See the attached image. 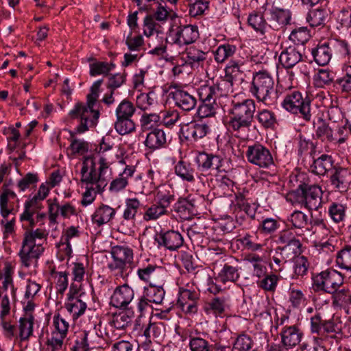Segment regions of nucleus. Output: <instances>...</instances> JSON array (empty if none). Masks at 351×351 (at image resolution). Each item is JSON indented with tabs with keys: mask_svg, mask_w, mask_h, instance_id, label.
<instances>
[{
	"mask_svg": "<svg viewBox=\"0 0 351 351\" xmlns=\"http://www.w3.org/2000/svg\"><path fill=\"white\" fill-rule=\"evenodd\" d=\"M102 80H97L90 88V93L86 96V103L77 102L69 112V115L72 119H79L80 123L75 132L71 133V144L69 149L73 154H84L88 150V143L81 139H77L75 134H82L90 128L95 127L98 122L100 112L95 109L97 104Z\"/></svg>",
	"mask_w": 351,
	"mask_h": 351,
	"instance_id": "nucleus-1",
	"label": "nucleus"
},
{
	"mask_svg": "<svg viewBox=\"0 0 351 351\" xmlns=\"http://www.w3.org/2000/svg\"><path fill=\"white\" fill-rule=\"evenodd\" d=\"M256 112V103L252 99L242 101H232L229 110L230 115L229 128L238 135H243L250 131Z\"/></svg>",
	"mask_w": 351,
	"mask_h": 351,
	"instance_id": "nucleus-2",
	"label": "nucleus"
},
{
	"mask_svg": "<svg viewBox=\"0 0 351 351\" xmlns=\"http://www.w3.org/2000/svg\"><path fill=\"white\" fill-rule=\"evenodd\" d=\"M322 195L319 186L302 182L286 195V199L292 205H300L309 211L317 210L322 206Z\"/></svg>",
	"mask_w": 351,
	"mask_h": 351,
	"instance_id": "nucleus-3",
	"label": "nucleus"
},
{
	"mask_svg": "<svg viewBox=\"0 0 351 351\" xmlns=\"http://www.w3.org/2000/svg\"><path fill=\"white\" fill-rule=\"evenodd\" d=\"M250 92L258 102L267 106L277 103L278 93L275 88L274 80L266 71H258L254 75Z\"/></svg>",
	"mask_w": 351,
	"mask_h": 351,
	"instance_id": "nucleus-4",
	"label": "nucleus"
},
{
	"mask_svg": "<svg viewBox=\"0 0 351 351\" xmlns=\"http://www.w3.org/2000/svg\"><path fill=\"white\" fill-rule=\"evenodd\" d=\"M312 288L315 292L331 294L343 285V278L335 270H325L312 276Z\"/></svg>",
	"mask_w": 351,
	"mask_h": 351,
	"instance_id": "nucleus-5",
	"label": "nucleus"
},
{
	"mask_svg": "<svg viewBox=\"0 0 351 351\" xmlns=\"http://www.w3.org/2000/svg\"><path fill=\"white\" fill-rule=\"evenodd\" d=\"M311 100L306 97H302L298 91H293L287 94L285 97L282 106L288 112L300 117L306 121H309L312 117Z\"/></svg>",
	"mask_w": 351,
	"mask_h": 351,
	"instance_id": "nucleus-6",
	"label": "nucleus"
},
{
	"mask_svg": "<svg viewBox=\"0 0 351 351\" xmlns=\"http://www.w3.org/2000/svg\"><path fill=\"white\" fill-rule=\"evenodd\" d=\"M112 262L108 265L111 271L119 270L123 273L133 264V250L126 245H115L111 248Z\"/></svg>",
	"mask_w": 351,
	"mask_h": 351,
	"instance_id": "nucleus-7",
	"label": "nucleus"
},
{
	"mask_svg": "<svg viewBox=\"0 0 351 351\" xmlns=\"http://www.w3.org/2000/svg\"><path fill=\"white\" fill-rule=\"evenodd\" d=\"M245 155L249 162L261 168H269L274 164L269 149L260 143L249 145Z\"/></svg>",
	"mask_w": 351,
	"mask_h": 351,
	"instance_id": "nucleus-8",
	"label": "nucleus"
},
{
	"mask_svg": "<svg viewBox=\"0 0 351 351\" xmlns=\"http://www.w3.org/2000/svg\"><path fill=\"white\" fill-rule=\"evenodd\" d=\"M81 174V182L87 185L93 186L97 191H103L107 185L106 180L97 171L93 160L89 171L87 163L83 162Z\"/></svg>",
	"mask_w": 351,
	"mask_h": 351,
	"instance_id": "nucleus-9",
	"label": "nucleus"
},
{
	"mask_svg": "<svg viewBox=\"0 0 351 351\" xmlns=\"http://www.w3.org/2000/svg\"><path fill=\"white\" fill-rule=\"evenodd\" d=\"M41 245L32 242V236L24 237L22 247L19 253L21 262L25 267H29L32 259H37L43 252Z\"/></svg>",
	"mask_w": 351,
	"mask_h": 351,
	"instance_id": "nucleus-10",
	"label": "nucleus"
},
{
	"mask_svg": "<svg viewBox=\"0 0 351 351\" xmlns=\"http://www.w3.org/2000/svg\"><path fill=\"white\" fill-rule=\"evenodd\" d=\"M232 210L237 219H245L246 217L254 219L256 215V207L250 204L245 197L241 195H237L232 202Z\"/></svg>",
	"mask_w": 351,
	"mask_h": 351,
	"instance_id": "nucleus-11",
	"label": "nucleus"
},
{
	"mask_svg": "<svg viewBox=\"0 0 351 351\" xmlns=\"http://www.w3.org/2000/svg\"><path fill=\"white\" fill-rule=\"evenodd\" d=\"M134 296V290L128 285H123L115 289L110 298V304L116 308L125 309Z\"/></svg>",
	"mask_w": 351,
	"mask_h": 351,
	"instance_id": "nucleus-12",
	"label": "nucleus"
},
{
	"mask_svg": "<svg viewBox=\"0 0 351 351\" xmlns=\"http://www.w3.org/2000/svg\"><path fill=\"white\" fill-rule=\"evenodd\" d=\"M155 241L158 246H163L171 251L176 250L180 247L184 242L181 234L174 230H169L157 234L155 236Z\"/></svg>",
	"mask_w": 351,
	"mask_h": 351,
	"instance_id": "nucleus-13",
	"label": "nucleus"
},
{
	"mask_svg": "<svg viewBox=\"0 0 351 351\" xmlns=\"http://www.w3.org/2000/svg\"><path fill=\"white\" fill-rule=\"evenodd\" d=\"M210 132V126L204 121L191 122L181 129L184 138L196 141L202 138Z\"/></svg>",
	"mask_w": 351,
	"mask_h": 351,
	"instance_id": "nucleus-14",
	"label": "nucleus"
},
{
	"mask_svg": "<svg viewBox=\"0 0 351 351\" xmlns=\"http://www.w3.org/2000/svg\"><path fill=\"white\" fill-rule=\"evenodd\" d=\"M280 335L282 345L289 350L298 346L303 337L302 331L296 326H284Z\"/></svg>",
	"mask_w": 351,
	"mask_h": 351,
	"instance_id": "nucleus-15",
	"label": "nucleus"
},
{
	"mask_svg": "<svg viewBox=\"0 0 351 351\" xmlns=\"http://www.w3.org/2000/svg\"><path fill=\"white\" fill-rule=\"evenodd\" d=\"M330 181L334 189L339 191H346L351 182V171L347 168L335 167Z\"/></svg>",
	"mask_w": 351,
	"mask_h": 351,
	"instance_id": "nucleus-16",
	"label": "nucleus"
},
{
	"mask_svg": "<svg viewBox=\"0 0 351 351\" xmlns=\"http://www.w3.org/2000/svg\"><path fill=\"white\" fill-rule=\"evenodd\" d=\"M195 162L199 170H219L222 166L223 159L219 155L201 152L195 158Z\"/></svg>",
	"mask_w": 351,
	"mask_h": 351,
	"instance_id": "nucleus-17",
	"label": "nucleus"
},
{
	"mask_svg": "<svg viewBox=\"0 0 351 351\" xmlns=\"http://www.w3.org/2000/svg\"><path fill=\"white\" fill-rule=\"evenodd\" d=\"M199 33L197 27L184 25L176 29L173 42L179 45H189L194 43L198 38Z\"/></svg>",
	"mask_w": 351,
	"mask_h": 351,
	"instance_id": "nucleus-18",
	"label": "nucleus"
},
{
	"mask_svg": "<svg viewBox=\"0 0 351 351\" xmlns=\"http://www.w3.org/2000/svg\"><path fill=\"white\" fill-rule=\"evenodd\" d=\"M269 14L268 27L274 30H279L289 23L291 14L288 10L274 8L269 11Z\"/></svg>",
	"mask_w": 351,
	"mask_h": 351,
	"instance_id": "nucleus-19",
	"label": "nucleus"
},
{
	"mask_svg": "<svg viewBox=\"0 0 351 351\" xmlns=\"http://www.w3.org/2000/svg\"><path fill=\"white\" fill-rule=\"evenodd\" d=\"M169 95L172 96L176 106L184 111H191L196 106L195 97L183 90H176Z\"/></svg>",
	"mask_w": 351,
	"mask_h": 351,
	"instance_id": "nucleus-20",
	"label": "nucleus"
},
{
	"mask_svg": "<svg viewBox=\"0 0 351 351\" xmlns=\"http://www.w3.org/2000/svg\"><path fill=\"white\" fill-rule=\"evenodd\" d=\"M348 207L346 204L339 202H332L328 208L330 219L335 224L343 226L347 221Z\"/></svg>",
	"mask_w": 351,
	"mask_h": 351,
	"instance_id": "nucleus-21",
	"label": "nucleus"
},
{
	"mask_svg": "<svg viewBox=\"0 0 351 351\" xmlns=\"http://www.w3.org/2000/svg\"><path fill=\"white\" fill-rule=\"evenodd\" d=\"M315 62L320 66L327 65L333 56L329 40L319 43L311 51Z\"/></svg>",
	"mask_w": 351,
	"mask_h": 351,
	"instance_id": "nucleus-22",
	"label": "nucleus"
},
{
	"mask_svg": "<svg viewBox=\"0 0 351 351\" xmlns=\"http://www.w3.org/2000/svg\"><path fill=\"white\" fill-rule=\"evenodd\" d=\"M302 58V55L299 50L295 47L289 46L282 50L279 60L285 68L290 69L301 62Z\"/></svg>",
	"mask_w": 351,
	"mask_h": 351,
	"instance_id": "nucleus-23",
	"label": "nucleus"
},
{
	"mask_svg": "<svg viewBox=\"0 0 351 351\" xmlns=\"http://www.w3.org/2000/svg\"><path fill=\"white\" fill-rule=\"evenodd\" d=\"M312 158L313 162L310 165L309 170L314 174L324 176L332 168L333 160L330 156L322 154L317 158H315V156H313Z\"/></svg>",
	"mask_w": 351,
	"mask_h": 351,
	"instance_id": "nucleus-24",
	"label": "nucleus"
},
{
	"mask_svg": "<svg viewBox=\"0 0 351 351\" xmlns=\"http://www.w3.org/2000/svg\"><path fill=\"white\" fill-rule=\"evenodd\" d=\"M166 134L162 130L154 128L147 134L145 145L151 150H156L165 146Z\"/></svg>",
	"mask_w": 351,
	"mask_h": 351,
	"instance_id": "nucleus-25",
	"label": "nucleus"
},
{
	"mask_svg": "<svg viewBox=\"0 0 351 351\" xmlns=\"http://www.w3.org/2000/svg\"><path fill=\"white\" fill-rule=\"evenodd\" d=\"M134 166H126L123 171L111 182L109 190L112 193L123 190L128 184V179L134 175Z\"/></svg>",
	"mask_w": 351,
	"mask_h": 351,
	"instance_id": "nucleus-26",
	"label": "nucleus"
},
{
	"mask_svg": "<svg viewBox=\"0 0 351 351\" xmlns=\"http://www.w3.org/2000/svg\"><path fill=\"white\" fill-rule=\"evenodd\" d=\"M284 245L276 247V255H282L285 260L295 258L302 252V243L299 239Z\"/></svg>",
	"mask_w": 351,
	"mask_h": 351,
	"instance_id": "nucleus-27",
	"label": "nucleus"
},
{
	"mask_svg": "<svg viewBox=\"0 0 351 351\" xmlns=\"http://www.w3.org/2000/svg\"><path fill=\"white\" fill-rule=\"evenodd\" d=\"M311 330L320 336L326 332H332L333 322L324 319L319 313H317L311 318Z\"/></svg>",
	"mask_w": 351,
	"mask_h": 351,
	"instance_id": "nucleus-28",
	"label": "nucleus"
},
{
	"mask_svg": "<svg viewBox=\"0 0 351 351\" xmlns=\"http://www.w3.org/2000/svg\"><path fill=\"white\" fill-rule=\"evenodd\" d=\"M239 267L235 262L234 264L225 263L223 265L222 269L219 272L217 278L219 281L226 283L227 282H235L239 279Z\"/></svg>",
	"mask_w": 351,
	"mask_h": 351,
	"instance_id": "nucleus-29",
	"label": "nucleus"
},
{
	"mask_svg": "<svg viewBox=\"0 0 351 351\" xmlns=\"http://www.w3.org/2000/svg\"><path fill=\"white\" fill-rule=\"evenodd\" d=\"M116 211L108 205H101L96 209L92 215L93 223L98 226L109 222L115 215Z\"/></svg>",
	"mask_w": 351,
	"mask_h": 351,
	"instance_id": "nucleus-30",
	"label": "nucleus"
},
{
	"mask_svg": "<svg viewBox=\"0 0 351 351\" xmlns=\"http://www.w3.org/2000/svg\"><path fill=\"white\" fill-rule=\"evenodd\" d=\"M156 202L166 210L175 199V193L170 185L160 186L156 194Z\"/></svg>",
	"mask_w": 351,
	"mask_h": 351,
	"instance_id": "nucleus-31",
	"label": "nucleus"
},
{
	"mask_svg": "<svg viewBox=\"0 0 351 351\" xmlns=\"http://www.w3.org/2000/svg\"><path fill=\"white\" fill-rule=\"evenodd\" d=\"M174 169L176 174L182 180L189 182L195 181V176L197 173L191 163L181 160L175 165Z\"/></svg>",
	"mask_w": 351,
	"mask_h": 351,
	"instance_id": "nucleus-32",
	"label": "nucleus"
},
{
	"mask_svg": "<svg viewBox=\"0 0 351 351\" xmlns=\"http://www.w3.org/2000/svg\"><path fill=\"white\" fill-rule=\"evenodd\" d=\"M164 285H149L144 287L143 293L145 298L147 301L156 304H162L165 295Z\"/></svg>",
	"mask_w": 351,
	"mask_h": 351,
	"instance_id": "nucleus-33",
	"label": "nucleus"
},
{
	"mask_svg": "<svg viewBox=\"0 0 351 351\" xmlns=\"http://www.w3.org/2000/svg\"><path fill=\"white\" fill-rule=\"evenodd\" d=\"M328 14L326 9L318 8L309 10L306 16V21L313 27L324 25Z\"/></svg>",
	"mask_w": 351,
	"mask_h": 351,
	"instance_id": "nucleus-34",
	"label": "nucleus"
},
{
	"mask_svg": "<svg viewBox=\"0 0 351 351\" xmlns=\"http://www.w3.org/2000/svg\"><path fill=\"white\" fill-rule=\"evenodd\" d=\"M226 306L225 298L216 297L205 304L204 310L207 315L212 314L217 317L223 313Z\"/></svg>",
	"mask_w": 351,
	"mask_h": 351,
	"instance_id": "nucleus-35",
	"label": "nucleus"
},
{
	"mask_svg": "<svg viewBox=\"0 0 351 351\" xmlns=\"http://www.w3.org/2000/svg\"><path fill=\"white\" fill-rule=\"evenodd\" d=\"M13 269L11 265L9 263L5 264L3 268V280L2 282V287H0L1 293L7 291L10 288L11 290V295L14 301L16 300V289L14 286L13 278H12Z\"/></svg>",
	"mask_w": 351,
	"mask_h": 351,
	"instance_id": "nucleus-36",
	"label": "nucleus"
},
{
	"mask_svg": "<svg viewBox=\"0 0 351 351\" xmlns=\"http://www.w3.org/2000/svg\"><path fill=\"white\" fill-rule=\"evenodd\" d=\"M66 308L71 315L73 319H76L83 315L87 308L86 302L78 298L68 299L65 304Z\"/></svg>",
	"mask_w": 351,
	"mask_h": 351,
	"instance_id": "nucleus-37",
	"label": "nucleus"
},
{
	"mask_svg": "<svg viewBox=\"0 0 351 351\" xmlns=\"http://www.w3.org/2000/svg\"><path fill=\"white\" fill-rule=\"evenodd\" d=\"M248 24L256 32H260L262 35L267 31L268 23L264 19L263 14L261 12H254L250 14L247 19Z\"/></svg>",
	"mask_w": 351,
	"mask_h": 351,
	"instance_id": "nucleus-38",
	"label": "nucleus"
},
{
	"mask_svg": "<svg viewBox=\"0 0 351 351\" xmlns=\"http://www.w3.org/2000/svg\"><path fill=\"white\" fill-rule=\"evenodd\" d=\"M125 208L123 213V217L124 219L135 220L136 216L138 211L141 210L143 204L136 197L134 198H127L125 201Z\"/></svg>",
	"mask_w": 351,
	"mask_h": 351,
	"instance_id": "nucleus-39",
	"label": "nucleus"
},
{
	"mask_svg": "<svg viewBox=\"0 0 351 351\" xmlns=\"http://www.w3.org/2000/svg\"><path fill=\"white\" fill-rule=\"evenodd\" d=\"M331 294L334 306L346 308L351 304V293L348 289H339Z\"/></svg>",
	"mask_w": 351,
	"mask_h": 351,
	"instance_id": "nucleus-40",
	"label": "nucleus"
},
{
	"mask_svg": "<svg viewBox=\"0 0 351 351\" xmlns=\"http://www.w3.org/2000/svg\"><path fill=\"white\" fill-rule=\"evenodd\" d=\"M329 44L334 56L348 57L350 55V45L344 40L330 39Z\"/></svg>",
	"mask_w": 351,
	"mask_h": 351,
	"instance_id": "nucleus-41",
	"label": "nucleus"
},
{
	"mask_svg": "<svg viewBox=\"0 0 351 351\" xmlns=\"http://www.w3.org/2000/svg\"><path fill=\"white\" fill-rule=\"evenodd\" d=\"M183 57L185 62L193 66L195 64L204 62L206 58V53L194 47H190L186 49Z\"/></svg>",
	"mask_w": 351,
	"mask_h": 351,
	"instance_id": "nucleus-42",
	"label": "nucleus"
},
{
	"mask_svg": "<svg viewBox=\"0 0 351 351\" xmlns=\"http://www.w3.org/2000/svg\"><path fill=\"white\" fill-rule=\"evenodd\" d=\"M256 118L261 126L266 129L274 128L276 123L275 113L267 109L258 110Z\"/></svg>",
	"mask_w": 351,
	"mask_h": 351,
	"instance_id": "nucleus-43",
	"label": "nucleus"
},
{
	"mask_svg": "<svg viewBox=\"0 0 351 351\" xmlns=\"http://www.w3.org/2000/svg\"><path fill=\"white\" fill-rule=\"evenodd\" d=\"M351 134V127L346 124H333L332 125V142L341 144L344 143Z\"/></svg>",
	"mask_w": 351,
	"mask_h": 351,
	"instance_id": "nucleus-44",
	"label": "nucleus"
},
{
	"mask_svg": "<svg viewBox=\"0 0 351 351\" xmlns=\"http://www.w3.org/2000/svg\"><path fill=\"white\" fill-rule=\"evenodd\" d=\"M133 315L134 313L130 311H121L114 313L112 315L111 324L117 329H124L131 324Z\"/></svg>",
	"mask_w": 351,
	"mask_h": 351,
	"instance_id": "nucleus-45",
	"label": "nucleus"
},
{
	"mask_svg": "<svg viewBox=\"0 0 351 351\" xmlns=\"http://www.w3.org/2000/svg\"><path fill=\"white\" fill-rule=\"evenodd\" d=\"M34 317L33 315H27L21 317L19 320L20 337L21 340H27L33 333Z\"/></svg>",
	"mask_w": 351,
	"mask_h": 351,
	"instance_id": "nucleus-46",
	"label": "nucleus"
},
{
	"mask_svg": "<svg viewBox=\"0 0 351 351\" xmlns=\"http://www.w3.org/2000/svg\"><path fill=\"white\" fill-rule=\"evenodd\" d=\"M236 49V47L232 45H221L214 52L215 60L218 63H223L235 53Z\"/></svg>",
	"mask_w": 351,
	"mask_h": 351,
	"instance_id": "nucleus-47",
	"label": "nucleus"
},
{
	"mask_svg": "<svg viewBox=\"0 0 351 351\" xmlns=\"http://www.w3.org/2000/svg\"><path fill=\"white\" fill-rule=\"evenodd\" d=\"M336 263L340 268L351 271V245H346L338 252Z\"/></svg>",
	"mask_w": 351,
	"mask_h": 351,
	"instance_id": "nucleus-48",
	"label": "nucleus"
},
{
	"mask_svg": "<svg viewBox=\"0 0 351 351\" xmlns=\"http://www.w3.org/2000/svg\"><path fill=\"white\" fill-rule=\"evenodd\" d=\"M315 136L322 141L332 142V125L329 126L322 118H319Z\"/></svg>",
	"mask_w": 351,
	"mask_h": 351,
	"instance_id": "nucleus-49",
	"label": "nucleus"
},
{
	"mask_svg": "<svg viewBox=\"0 0 351 351\" xmlns=\"http://www.w3.org/2000/svg\"><path fill=\"white\" fill-rule=\"evenodd\" d=\"M189 348L191 351H213V345L201 337L190 335Z\"/></svg>",
	"mask_w": 351,
	"mask_h": 351,
	"instance_id": "nucleus-50",
	"label": "nucleus"
},
{
	"mask_svg": "<svg viewBox=\"0 0 351 351\" xmlns=\"http://www.w3.org/2000/svg\"><path fill=\"white\" fill-rule=\"evenodd\" d=\"M288 221L291 223L292 228L297 229L305 228L308 223V216L300 210H295L290 215Z\"/></svg>",
	"mask_w": 351,
	"mask_h": 351,
	"instance_id": "nucleus-51",
	"label": "nucleus"
},
{
	"mask_svg": "<svg viewBox=\"0 0 351 351\" xmlns=\"http://www.w3.org/2000/svg\"><path fill=\"white\" fill-rule=\"evenodd\" d=\"M246 261L252 264L254 276L258 278L265 276L266 267L263 264V258L260 256L254 254H248Z\"/></svg>",
	"mask_w": 351,
	"mask_h": 351,
	"instance_id": "nucleus-52",
	"label": "nucleus"
},
{
	"mask_svg": "<svg viewBox=\"0 0 351 351\" xmlns=\"http://www.w3.org/2000/svg\"><path fill=\"white\" fill-rule=\"evenodd\" d=\"M199 95L202 102L208 103L209 105L210 104H217V99L220 97L214 85L202 87L199 90Z\"/></svg>",
	"mask_w": 351,
	"mask_h": 351,
	"instance_id": "nucleus-53",
	"label": "nucleus"
},
{
	"mask_svg": "<svg viewBox=\"0 0 351 351\" xmlns=\"http://www.w3.org/2000/svg\"><path fill=\"white\" fill-rule=\"evenodd\" d=\"M115 67L114 64L107 62H95L90 64V75L96 76L99 75H108L109 72Z\"/></svg>",
	"mask_w": 351,
	"mask_h": 351,
	"instance_id": "nucleus-54",
	"label": "nucleus"
},
{
	"mask_svg": "<svg viewBox=\"0 0 351 351\" xmlns=\"http://www.w3.org/2000/svg\"><path fill=\"white\" fill-rule=\"evenodd\" d=\"M143 34L147 37H150L154 33H158L161 27L160 24L151 15L147 14L143 19Z\"/></svg>",
	"mask_w": 351,
	"mask_h": 351,
	"instance_id": "nucleus-55",
	"label": "nucleus"
},
{
	"mask_svg": "<svg viewBox=\"0 0 351 351\" xmlns=\"http://www.w3.org/2000/svg\"><path fill=\"white\" fill-rule=\"evenodd\" d=\"M234 82V81L232 80V78L225 75L223 78L221 79L219 82L213 85L219 96L223 97L233 93Z\"/></svg>",
	"mask_w": 351,
	"mask_h": 351,
	"instance_id": "nucleus-56",
	"label": "nucleus"
},
{
	"mask_svg": "<svg viewBox=\"0 0 351 351\" xmlns=\"http://www.w3.org/2000/svg\"><path fill=\"white\" fill-rule=\"evenodd\" d=\"M135 112L133 104L128 100H123L116 109V115L118 119H131Z\"/></svg>",
	"mask_w": 351,
	"mask_h": 351,
	"instance_id": "nucleus-57",
	"label": "nucleus"
},
{
	"mask_svg": "<svg viewBox=\"0 0 351 351\" xmlns=\"http://www.w3.org/2000/svg\"><path fill=\"white\" fill-rule=\"evenodd\" d=\"M167 210L160 205L158 202L153 204L150 207L147 208L143 214V219L145 221L156 220L160 216L166 215Z\"/></svg>",
	"mask_w": 351,
	"mask_h": 351,
	"instance_id": "nucleus-58",
	"label": "nucleus"
},
{
	"mask_svg": "<svg viewBox=\"0 0 351 351\" xmlns=\"http://www.w3.org/2000/svg\"><path fill=\"white\" fill-rule=\"evenodd\" d=\"M165 334V326L162 323H149L143 332L147 339L159 338Z\"/></svg>",
	"mask_w": 351,
	"mask_h": 351,
	"instance_id": "nucleus-59",
	"label": "nucleus"
},
{
	"mask_svg": "<svg viewBox=\"0 0 351 351\" xmlns=\"http://www.w3.org/2000/svg\"><path fill=\"white\" fill-rule=\"evenodd\" d=\"M165 278V269L162 267L155 265L147 282L149 283V285H164Z\"/></svg>",
	"mask_w": 351,
	"mask_h": 351,
	"instance_id": "nucleus-60",
	"label": "nucleus"
},
{
	"mask_svg": "<svg viewBox=\"0 0 351 351\" xmlns=\"http://www.w3.org/2000/svg\"><path fill=\"white\" fill-rule=\"evenodd\" d=\"M263 276L264 278L257 282L258 287L266 291L274 292L280 279L279 276L276 274H265Z\"/></svg>",
	"mask_w": 351,
	"mask_h": 351,
	"instance_id": "nucleus-61",
	"label": "nucleus"
},
{
	"mask_svg": "<svg viewBox=\"0 0 351 351\" xmlns=\"http://www.w3.org/2000/svg\"><path fill=\"white\" fill-rule=\"evenodd\" d=\"M310 38V34L306 27L294 29L289 35V39L295 45H304Z\"/></svg>",
	"mask_w": 351,
	"mask_h": 351,
	"instance_id": "nucleus-62",
	"label": "nucleus"
},
{
	"mask_svg": "<svg viewBox=\"0 0 351 351\" xmlns=\"http://www.w3.org/2000/svg\"><path fill=\"white\" fill-rule=\"evenodd\" d=\"M116 131L121 135L132 132L135 129V125L131 119H118L114 123Z\"/></svg>",
	"mask_w": 351,
	"mask_h": 351,
	"instance_id": "nucleus-63",
	"label": "nucleus"
},
{
	"mask_svg": "<svg viewBox=\"0 0 351 351\" xmlns=\"http://www.w3.org/2000/svg\"><path fill=\"white\" fill-rule=\"evenodd\" d=\"M149 14L160 24H162L168 20L170 13L167 10L166 6H165L163 3L160 0L159 1H157L156 10L152 14Z\"/></svg>",
	"mask_w": 351,
	"mask_h": 351,
	"instance_id": "nucleus-64",
	"label": "nucleus"
}]
</instances>
